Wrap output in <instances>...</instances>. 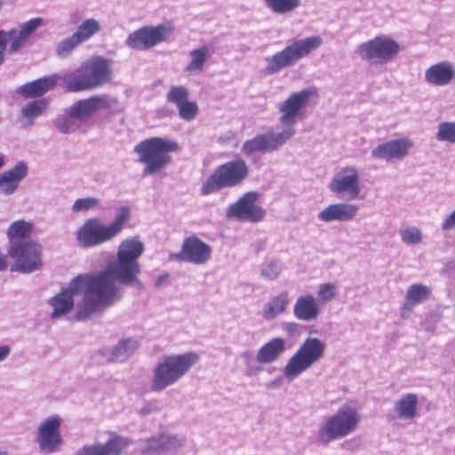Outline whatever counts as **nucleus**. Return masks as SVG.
<instances>
[{"mask_svg": "<svg viewBox=\"0 0 455 455\" xmlns=\"http://www.w3.org/2000/svg\"><path fill=\"white\" fill-rule=\"evenodd\" d=\"M144 244L139 236L123 240L117 249L116 259L109 262L105 270L94 274H81L72 278L68 286L49 299L52 308L51 317L60 318L74 308V295H82L76 305V319L88 318L91 315L116 303L123 296L120 284L143 287L138 275L141 272L140 257Z\"/></svg>", "mask_w": 455, "mask_h": 455, "instance_id": "obj_1", "label": "nucleus"}, {"mask_svg": "<svg viewBox=\"0 0 455 455\" xmlns=\"http://www.w3.org/2000/svg\"><path fill=\"white\" fill-rule=\"evenodd\" d=\"M113 78V61L100 55L91 56L61 76L64 87L69 92L100 88L110 84Z\"/></svg>", "mask_w": 455, "mask_h": 455, "instance_id": "obj_2", "label": "nucleus"}, {"mask_svg": "<svg viewBox=\"0 0 455 455\" xmlns=\"http://www.w3.org/2000/svg\"><path fill=\"white\" fill-rule=\"evenodd\" d=\"M199 355L196 352L174 354L163 356L153 370L151 389L163 391L180 380L197 363Z\"/></svg>", "mask_w": 455, "mask_h": 455, "instance_id": "obj_3", "label": "nucleus"}, {"mask_svg": "<svg viewBox=\"0 0 455 455\" xmlns=\"http://www.w3.org/2000/svg\"><path fill=\"white\" fill-rule=\"evenodd\" d=\"M178 148L176 141L161 137H152L138 143L134 152L139 162L144 164L143 175H153L164 169L172 161L171 154Z\"/></svg>", "mask_w": 455, "mask_h": 455, "instance_id": "obj_4", "label": "nucleus"}, {"mask_svg": "<svg viewBox=\"0 0 455 455\" xmlns=\"http://www.w3.org/2000/svg\"><path fill=\"white\" fill-rule=\"evenodd\" d=\"M325 349L326 344L323 340L316 337H307L283 368L285 379L293 381L307 371L323 358Z\"/></svg>", "mask_w": 455, "mask_h": 455, "instance_id": "obj_5", "label": "nucleus"}, {"mask_svg": "<svg viewBox=\"0 0 455 455\" xmlns=\"http://www.w3.org/2000/svg\"><path fill=\"white\" fill-rule=\"evenodd\" d=\"M360 420L361 416L357 409L344 404L322 424L317 433L318 441L323 444H328L344 438L356 430Z\"/></svg>", "mask_w": 455, "mask_h": 455, "instance_id": "obj_6", "label": "nucleus"}, {"mask_svg": "<svg viewBox=\"0 0 455 455\" xmlns=\"http://www.w3.org/2000/svg\"><path fill=\"white\" fill-rule=\"evenodd\" d=\"M322 44L323 39L319 36L295 40L282 51L266 58L267 65L264 73L266 75H274L283 68L293 66L297 61L319 48Z\"/></svg>", "mask_w": 455, "mask_h": 455, "instance_id": "obj_7", "label": "nucleus"}, {"mask_svg": "<svg viewBox=\"0 0 455 455\" xmlns=\"http://www.w3.org/2000/svg\"><path fill=\"white\" fill-rule=\"evenodd\" d=\"M249 175L245 161L237 158L220 165L201 187V194L207 196L226 188L239 186Z\"/></svg>", "mask_w": 455, "mask_h": 455, "instance_id": "obj_8", "label": "nucleus"}, {"mask_svg": "<svg viewBox=\"0 0 455 455\" xmlns=\"http://www.w3.org/2000/svg\"><path fill=\"white\" fill-rule=\"evenodd\" d=\"M298 116H282L281 132H270L246 140L243 145L242 151L249 156L255 152H268L277 149L294 135V125L297 123Z\"/></svg>", "mask_w": 455, "mask_h": 455, "instance_id": "obj_9", "label": "nucleus"}, {"mask_svg": "<svg viewBox=\"0 0 455 455\" xmlns=\"http://www.w3.org/2000/svg\"><path fill=\"white\" fill-rule=\"evenodd\" d=\"M400 51L399 43L387 36H378L358 47L362 60L381 65L393 60Z\"/></svg>", "mask_w": 455, "mask_h": 455, "instance_id": "obj_10", "label": "nucleus"}, {"mask_svg": "<svg viewBox=\"0 0 455 455\" xmlns=\"http://www.w3.org/2000/svg\"><path fill=\"white\" fill-rule=\"evenodd\" d=\"M174 30L171 22L162 23L156 26H145L129 35L127 45L134 50H149L156 45L169 40Z\"/></svg>", "mask_w": 455, "mask_h": 455, "instance_id": "obj_11", "label": "nucleus"}, {"mask_svg": "<svg viewBox=\"0 0 455 455\" xmlns=\"http://www.w3.org/2000/svg\"><path fill=\"white\" fill-rule=\"evenodd\" d=\"M9 255L14 260L12 271L31 273L41 268L42 247L36 242L25 241L23 243L10 246Z\"/></svg>", "mask_w": 455, "mask_h": 455, "instance_id": "obj_12", "label": "nucleus"}, {"mask_svg": "<svg viewBox=\"0 0 455 455\" xmlns=\"http://www.w3.org/2000/svg\"><path fill=\"white\" fill-rule=\"evenodd\" d=\"M259 194L254 191L245 193L236 202L231 204L227 209V217L239 221L252 223L260 222L264 220L266 212L257 201Z\"/></svg>", "mask_w": 455, "mask_h": 455, "instance_id": "obj_13", "label": "nucleus"}, {"mask_svg": "<svg viewBox=\"0 0 455 455\" xmlns=\"http://www.w3.org/2000/svg\"><path fill=\"white\" fill-rule=\"evenodd\" d=\"M61 424L62 419L57 414L51 415L40 422L36 443L42 453L52 454L60 451L62 444Z\"/></svg>", "mask_w": 455, "mask_h": 455, "instance_id": "obj_14", "label": "nucleus"}, {"mask_svg": "<svg viewBox=\"0 0 455 455\" xmlns=\"http://www.w3.org/2000/svg\"><path fill=\"white\" fill-rule=\"evenodd\" d=\"M76 239L83 247H94L115 238L108 224L99 218L87 220L77 230Z\"/></svg>", "mask_w": 455, "mask_h": 455, "instance_id": "obj_15", "label": "nucleus"}, {"mask_svg": "<svg viewBox=\"0 0 455 455\" xmlns=\"http://www.w3.org/2000/svg\"><path fill=\"white\" fill-rule=\"evenodd\" d=\"M331 192L338 196L354 200L358 198L361 193L360 177L357 169L347 166L341 169L332 178L329 184Z\"/></svg>", "mask_w": 455, "mask_h": 455, "instance_id": "obj_16", "label": "nucleus"}, {"mask_svg": "<svg viewBox=\"0 0 455 455\" xmlns=\"http://www.w3.org/2000/svg\"><path fill=\"white\" fill-rule=\"evenodd\" d=\"M413 147L414 142L411 138L400 137L378 145L372 149L371 156L387 162L402 160L409 155Z\"/></svg>", "mask_w": 455, "mask_h": 455, "instance_id": "obj_17", "label": "nucleus"}, {"mask_svg": "<svg viewBox=\"0 0 455 455\" xmlns=\"http://www.w3.org/2000/svg\"><path fill=\"white\" fill-rule=\"evenodd\" d=\"M212 257V247L196 236H190L184 240L179 253L172 256V259L203 265Z\"/></svg>", "mask_w": 455, "mask_h": 455, "instance_id": "obj_18", "label": "nucleus"}, {"mask_svg": "<svg viewBox=\"0 0 455 455\" xmlns=\"http://www.w3.org/2000/svg\"><path fill=\"white\" fill-rule=\"evenodd\" d=\"M43 23L42 18H33L28 21L21 24L19 29L12 28L9 31L0 30L4 42L5 48L9 45L10 52L20 51L26 44L28 38Z\"/></svg>", "mask_w": 455, "mask_h": 455, "instance_id": "obj_19", "label": "nucleus"}, {"mask_svg": "<svg viewBox=\"0 0 455 455\" xmlns=\"http://www.w3.org/2000/svg\"><path fill=\"white\" fill-rule=\"evenodd\" d=\"M358 211L357 204L336 203L321 210L317 214V219L324 223L348 222L356 217Z\"/></svg>", "mask_w": 455, "mask_h": 455, "instance_id": "obj_20", "label": "nucleus"}, {"mask_svg": "<svg viewBox=\"0 0 455 455\" xmlns=\"http://www.w3.org/2000/svg\"><path fill=\"white\" fill-rule=\"evenodd\" d=\"M60 79H61V76L58 74L44 76L17 87L15 92L23 99L42 97L52 91L57 85Z\"/></svg>", "mask_w": 455, "mask_h": 455, "instance_id": "obj_21", "label": "nucleus"}, {"mask_svg": "<svg viewBox=\"0 0 455 455\" xmlns=\"http://www.w3.org/2000/svg\"><path fill=\"white\" fill-rule=\"evenodd\" d=\"M28 173V166L24 161L18 162L13 167L0 173V193L4 196L14 194Z\"/></svg>", "mask_w": 455, "mask_h": 455, "instance_id": "obj_22", "label": "nucleus"}, {"mask_svg": "<svg viewBox=\"0 0 455 455\" xmlns=\"http://www.w3.org/2000/svg\"><path fill=\"white\" fill-rule=\"evenodd\" d=\"M321 312L322 307L312 294L299 296L293 305V315L299 321H315Z\"/></svg>", "mask_w": 455, "mask_h": 455, "instance_id": "obj_23", "label": "nucleus"}, {"mask_svg": "<svg viewBox=\"0 0 455 455\" xmlns=\"http://www.w3.org/2000/svg\"><path fill=\"white\" fill-rule=\"evenodd\" d=\"M426 81L432 85L445 86L455 78V68L449 61H441L430 66L425 72Z\"/></svg>", "mask_w": 455, "mask_h": 455, "instance_id": "obj_24", "label": "nucleus"}, {"mask_svg": "<svg viewBox=\"0 0 455 455\" xmlns=\"http://www.w3.org/2000/svg\"><path fill=\"white\" fill-rule=\"evenodd\" d=\"M53 123L60 132L68 133L86 132L92 126L93 121L92 116H58Z\"/></svg>", "mask_w": 455, "mask_h": 455, "instance_id": "obj_25", "label": "nucleus"}, {"mask_svg": "<svg viewBox=\"0 0 455 455\" xmlns=\"http://www.w3.org/2000/svg\"><path fill=\"white\" fill-rule=\"evenodd\" d=\"M286 350V340L283 338H273L262 345L256 354V359L259 363H272Z\"/></svg>", "mask_w": 455, "mask_h": 455, "instance_id": "obj_26", "label": "nucleus"}, {"mask_svg": "<svg viewBox=\"0 0 455 455\" xmlns=\"http://www.w3.org/2000/svg\"><path fill=\"white\" fill-rule=\"evenodd\" d=\"M317 97L315 87L294 92L283 103L280 110L283 114H298L299 110L308 106L311 100Z\"/></svg>", "mask_w": 455, "mask_h": 455, "instance_id": "obj_27", "label": "nucleus"}, {"mask_svg": "<svg viewBox=\"0 0 455 455\" xmlns=\"http://www.w3.org/2000/svg\"><path fill=\"white\" fill-rule=\"evenodd\" d=\"M291 299L287 291H282L265 303L259 315L266 321H273L286 312Z\"/></svg>", "mask_w": 455, "mask_h": 455, "instance_id": "obj_28", "label": "nucleus"}, {"mask_svg": "<svg viewBox=\"0 0 455 455\" xmlns=\"http://www.w3.org/2000/svg\"><path fill=\"white\" fill-rule=\"evenodd\" d=\"M189 92L184 86L172 87L167 93L169 102L175 104L179 108V114H196L198 107L195 101L189 100Z\"/></svg>", "mask_w": 455, "mask_h": 455, "instance_id": "obj_29", "label": "nucleus"}, {"mask_svg": "<svg viewBox=\"0 0 455 455\" xmlns=\"http://www.w3.org/2000/svg\"><path fill=\"white\" fill-rule=\"evenodd\" d=\"M430 293V288L421 283H415L409 286L402 307V316L403 318L408 317L412 308L416 305L427 300Z\"/></svg>", "mask_w": 455, "mask_h": 455, "instance_id": "obj_30", "label": "nucleus"}, {"mask_svg": "<svg viewBox=\"0 0 455 455\" xmlns=\"http://www.w3.org/2000/svg\"><path fill=\"white\" fill-rule=\"evenodd\" d=\"M185 439L177 435H162L159 437L148 440L143 451L162 452L179 448L183 445Z\"/></svg>", "mask_w": 455, "mask_h": 455, "instance_id": "obj_31", "label": "nucleus"}, {"mask_svg": "<svg viewBox=\"0 0 455 455\" xmlns=\"http://www.w3.org/2000/svg\"><path fill=\"white\" fill-rule=\"evenodd\" d=\"M418 396L408 393L403 395L395 403V411L397 418L403 420H411L417 416Z\"/></svg>", "mask_w": 455, "mask_h": 455, "instance_id": "obj_32", "label": "nucleus"}, {"mask_svg": "<svg viewBox=\"0 0 455 455\" xmlns=\"http://www.w3.org/2000/svg\"><path fill=\"white\" fill-rule=\"evenodd\" d=\"M33 228L31 222L24 220L12 222L7 230L10 246L19 245L25 241H30L28 238L33 231Z\"/></svg>", "mask_w": 455, "mask_h": 455, "instance_id": "obj_33", "label": "nucleus"}, {"mask_svg": "<svg viewBox=\"0 0 455 455\" xmlns=\"http://www.w3.org/2000/svg\"><path fill=\"white\" fill-rule=\"evenodd\" d=\"M108 105L103 97L95 96L77 101L70 110V114H92L105 108Z\"/></svg>", "mask_w": 455, "mask_h": 455, "instance_id": "obj_34", "label": "nucleus"}, {"mask_svg": "<svg viewBox=\"0 0 455 455\" xmlns=\"http://www.w3.org/2000/svg\"><path fill=\"white\" fill-rule=\"evenodd\" d=\"M138 346V341L135 339L128 338L120 340L112 349L111 361H125L136 351Z\"/></svg>", "mask_w": 455, "mask_h": 455, "instance_id": "obj_35", "label": "nucleus"}, {"mask_svg": "<svg viewBox=\"0 0 455 455\" xmlns=\"http://www.w3.org/2000/svg\"><path fill=\"white\" fill-rule=\"evenodd\" d=\"M101 29L100 22L93 19L84 20L76 28L73 34L80 41L81 44L90 40L92 36L98 34Z\"/></svg>", "mask_w": 455, "mask_h": 455, "instance_id": "obj_36", "label": "nucleus"}, {"mask_svg": "<svg viewBox=\"0 0 455 455\" xmlns=\"http://www.w3.org/2000/svg\"><path fill=\"white\" fill-rule=\"evenodd\" d=\"M191 60L185 68L188 73H200L203 70L204 65L209 57V48L203 46L194 49L190 52Z\"/></svg>", "mask_w": 455, "mask_h": 455, "instance_id": "obj_37", "label": "nucleus"}, {"mask_svg": "<svg viewBox=\"0 0 455 455\" xmlns=\"http://www.w3.org/2000/svg\"><path fill=\"white\" fill-rule=\"evenodd\" d=\"M338 295L339 287L336 283L331 282L323 283L317 287L315 300L322 307L337 299Z\"/></svg>", "mask_w": 455, "mask_h": 455, "instance_id": "obj_38", "label": "nucleus"}, {"mask_svg": "<svg viewBox=\"0 0 455 455\" xmlns=\"http://www.w3.org/2000/svg\"><path fill=\"white\" fill-rule=\"evenodd\" d=\"M130 220L131 210L129 206H121L116 210L114 220L108 224L115 237L122 232Z\"/></svg>", "mask_w": 455, "mask_h": 455, "instance_id": "obj_39", "label": "nucleus"}, {"mask_svg": "<svg viewBox=\"0 0 455 455\" xmlns=\"http://www.w3.org/2000/svg\"><path fill=\"white\" fill-rule=\"evenodd\" d=\"M265 4L275 13H287L300 4V0H264Z\"/></svg>", "mask_w": 455, "mask_h": 455, "instance_id": "obj_40", "label": "nucleus"}, {"mask_svg": "<svg viewBox=\"0 0 455 455\" xmlns=\"http://www.w3.org/2000/svg\"><path fill=\"white\" fill-rule=\"evenodd\" d=\"M401 240L407 245L419 244L423 241L422 231L415 226L407 227L399 232Z\"/></svg>", "mask_w": 455, "mask_h": 455, "instance_id": "obj_41", "label": "nucleus"}, {"mask_svg": "<svg viewBox=\"0 0 455 455\" xmlns=\"http://www.w3.org/2000/svg\"><path fill=\"white\" fill-rule=\"evenodd\" d=\"M435 138L438 141L455 144V122L440 123Z\"/></svg>", "mask_w": 455, "mask_h": 455, "instance_id": "obj_42", "label": "nucleus"}, {"mask_svg": "<svg viewBox=\"0 0 455 455\" xmlns=\"http://www.w3.org/2000/svg\"><path fill=\"white\" fill-rule=\"evenodd\" d=\"M129 445L130 441L128 439L116 436L105 444H101V448H104L106 455H120Z\"/></svg>", "mask_w": 455, "mask_h": 455, "instance_id": "obj_43", "label": "nucleus"}, {"mask_svg": "<svg viewBox=\"0 0 455 455\" xmlns=\"http://www.w3.org/2000/svg\"><path fill=\"white\" fill-rule=\"evenodd\" d=\"M80 41L72 34L71 36L63 39L57 46V54L59 57L65 58L68 56L75 48L80 45Z\"/></svg>", "mask_w": 455, "mask_h": 455, "instance_id": "obj_44", "label": "nucleus"}, {"mask_svg": "<svg viewBox=\"0 0 455 455\" xmlns=\"http://www.w3.org/2000/svg\"><path fill=\"white\" fill-rule=\"evenodd\" d=\"M100 200L95 197L79 198L72 205L74 212H84L94 209L98 206Z\"/></svg>", "mask_w": 455, "mask_h": 455, "instance_id": "obj_45", "label": "nucleus"}, {"mask_svg": "<svg viewBox=\"0 0 455 455\" xmlns=\"http://www.w3.org/2000/svg\"><path fill=\"white\" fill-rule=\"evenodd\" d=\"M49 108V100L41 98L27 104L22 109V114H42Z\"/></svg>", "mask_w": 455, "mask_h": 455, "instance_id": "obj_46", "label": "nucleus"}, {"mask_svg": "<svg viewBox=\"0 0 455 455\" xmlns=\"http://www.w3.org/2000/svg\"><path fill=\"white\" fill-rule=\"evenodd\" d=\"M282 272V266L277 261L265 263L261 267V275L267 279L275 280Z\"/></svg>", "mask_w": 455, "mask_h": 455, "instance_id": "obj_47", "label": "nucleus"}, {"mask_svg": "<svg viewBox=\"0 0 455 455\" xmlns=\"http://www.w3.org/2000/svg\"><path fill=\"white\" fill-rule=\"evenodd\" d=\"M77 455H106V451L101 444L85 445Z\"/></svg>", "mask_w": 455, "mask_h": 455, "instance_id": "obj_48", "label": "nucleus"}, {"mask_svg": "<svg viewBox=\"0 0 455 455\" xmlns=\"http://www.w3.org/2000/svg\"><path fill=\"white\" fill-rule=\"evenodd\" d=\"M35 116H19L15 124L20 129H26L34 124Z\"/></svg>", "mask_w": 455, "mask_h": 455, "instance_id": "obj_49", "label": "nucleus"}, {"mask_svg": "<svg viewBox=\"0 0 455 455\" xmlns=\"http://www.w3.org/2000/svg\"><path fill=\"white\" fill-rule=\"evenodd\" d=\"M441 228L443 231H449L455 228V209L445 218Z\"/></svg>", "mask_w": 455, "mask_h": 455, "instance_id": "obj_50", "label": "nucleus"}, {"mask_svg": "<svg viewBox=\"0 0 455 455\" xmlns=\"http://www.w3.org/2000/svg\"><path fill=\"white\" fill-rule=\"evenodd\" d=\"M283 330L289 335L294 336L299 331V324L296 323H286L283 324Z\"/></svg>", "mask_w": 455, "mask_h": 455, "instance_id": "obj_51", "label": "nucleus"}, {"mask_svg": "<svg viewBox=\"0 0 455 455\" xmlns=\"http://www.w3.org/2000/svg\"><path fill=\"white\" fill-rule=\"evenodd\" d=\"M262 368L258 365H247L245 370V375L247 377H253L261 371Z\"/></svg>", "mask_w": 455, "mask_h": 455, "instance_id": "obj_52", "label": "nucleus"}, {"mask_svg": "<svg viewBox=\"0 0 455 455\" xmlns=\"http://www.w3.org/2000/svg\"><path fill=\"white\" fill-rule=\"evenodd\" d=\"M11 348L7 345L0 346V363L5 360L10 355Z\"/></svg>", "mask_w": 455, "mask_h": 455, "instance_id": "obj_53", "label": "nucleus"}, {"mask_svg": "<svg viewBox=\"0 0 455 455\" xmlns=\"http://www.w3.org/2000/svg\"><path fill=\"white\" fill-rule=\"evenodd\" d=\"M168 278H169L168 274H164V275L158 276L155 283L156 286L160 287Z\"/></svg>", "mask_w": 455, "mask_h": 455, "instance_id": "obj_54", "label": "nucleus"}, {"mask_svg": "<svg viewBox=\"0 0 455 455\" xmlns=\"http://www.w3.org/2000/svg\"><path fill=\"white\" fill-rule=\"evenodd\" d=\"M6 267V257L0 254V271Z\"/></svg>", "mask_w": 455, "mask_h": 455, "instance_id": "obj_55", "label": "nucleus"}, {"mask_svg": "<svg viewBox=\"0 0 455 455\" xmlns=\"http://www.w3.org/2000/svg\"><path fill=\"white\" fill-rule=\"evenodd\" d=\"M6 156L0 152V170L5 165Z\"/></svg>", "mask_w": 455, "mask_h": 455, "instance_id": "obj_56", "label": "nucleus"}, {"mask_svg": "<svg viewBox=\"0 0 455 455\" xmlns=\"http://www.w3.org/2000/svg\"><path fill=\"white\" fill-rule=\"evenodd\" d=\"M182 117H184L187 121H190L192 120V118L195 116H189V115H187V116H181Z\"/></svg>", "mask_w": 455, "mask_h": 455, "instance_id": "obj_57", "label": "nucleus"}, {"mask_svg": "<svg viewBox=\"0 0 455 455\" xmlns=\"http://www.w3.org/2000/svg\"><path fill=\"white\" fill-rule=\"evenodd\" d=\"M0 455H9L6 451H0Z\"/></svg>", "mask_w": 455, "mask_h": 455, "instance_id": "obj_58", "label": "nucleus"}]
</instances>
